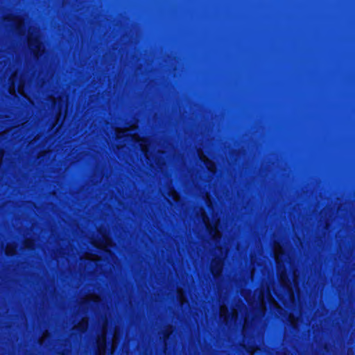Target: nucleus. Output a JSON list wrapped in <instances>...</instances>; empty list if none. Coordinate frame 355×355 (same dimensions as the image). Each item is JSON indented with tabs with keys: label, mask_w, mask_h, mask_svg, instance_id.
<instances>
[{
	"label": "nucleus",
	"mask_w": 355,
	"mask_h": 355,
	"mask_svg": "<svg viewBox=\"0 0 355 355\" xmlns=\"http://www.w3.org/2000/svg\"><path fill=\"white\" fill-rule=\"evenodd\" d=\"M274 256L277 263V272L279 277L284 294L277 293L273 288L274 293L285 306L291 307L295 303L294 292L284 265V257L285 254L282 247L279 243H275L274 245Z\"/></svg>",
	"instance_id": "nucleus-1"
},
{
	"label": "nucleus",
	"mask_w": 355,
	"mask_h": 355,
	"mask_svg": "<svg viewBox=\"0 0 355 355\" xmlns=\"http://www.w3.org/2000/svg\"><path fill=\"white\" fill-rule=\"evenodd\" d=\"M242 295L257 316L264 315L266 302L279 308L277 302L271 294L270 285L268 283L263 284L259 290L255 291L252 296L245 290L242 291Z\"/></svg>",
	"instance_id": "nucleus-2"
},
{
	"label": "nucleus",
	"mask_w": 355,
	"mask_h": 355,
	"mask_svg": "<svg viewBox=\"0 0 355 355\" xmlns=\"http://www.w3.org/2000/svg\"><path fill=\"white\" fill-rule=\"evenodd\" d=\"M28 42L30 49L36 57H39L44 51L42 44L40 40V33L37 28H31L28 31Z\"/></svg>",
	"instance_id": "nucleus-3"
},
{
	"label": "nucleus",
	"mask_w": 355,
	"mask_h": 355,
	"mask_svg": "<svg viewBox=\"0 0 355 355\" xmlns=\"http://www.w3.org/2000/svg\"><path fill=\"white\" fill-rule=\"evenodd\" d=\"M200 218L210 236L213 240L216 242L217 240L221 236V234L218 230V225L220 223L219 220L217 219L215 220L213 223H211L209 218L206 215L205 211L202 209H200Z\"/></svg>",
	"instance_id": "nucleus-4"
},
{
	"label": "nucleus",
	"mask_w": 355,
	"mask_h": 355,
	"mask_svg": "<svg viewBox=\"0 0 355 355\" xmlns=\"http://www.w3.org/2000/svg\"><path fill=\"white\" fill-rule=\"evenodd\" d=\"M215 254H219V256L214 259L211 264V271L214 276L218 277L223 270V259L227 255V250L217 248L215 250Z\"/></svg>",
	"instance_id": "nucleus-5"
},
{
	"label": "nucleus",
	"mask_w": 355,
	"mask_h": 355,
	"mask_svg": "<svg viewBox=\"0 0 355 355\" xmlns=\"http://www.w3.org/2000/svg\"><path fill=\"white\" fill-rule=\"evenodd\" d=\"M17 73H15L10 78V87H9V92L10 94H15L16 88H17V91L19 94L25 96L24 94V80L20 78L18 82H17Z\"/></svg>",
	"instance_id": "nucleus-6"
},
{
	"label": "nucleus",
	"mask_w": 355,
	"mask_h": 355,
	"mask_svg": "<svg viewBox=\"0 0 355 355\" xmlns=\"http://www.w3.org/2000/svg\"><path fill=\"white\" fill-rule=\"evenodd\" d=\"M141 143L140 145H141V150L144 153L145 157H146V159L148 160V162H149V164L153 167H155V166L157 167H160L161 163H160L159 160H158L157 162L155 160V164L153 163V159H154V156L150 153L151 144H150L148 143V141L146 140H141Z\"/></svg>",
	"instance_id": "nucleus-7"
},
{
	"label": "nucleus",
	"mask_w": 355,
	"mask_h": 355,
	"mask_svg": "<svg viewBox=\"0 0 355 355\" xmlns=\"http://www.w3.org/2000/svg\"><path fill=\"white\" fill-rule=\"evenodd\" d=\"M106 333H107V324H104L102 328V333L98 336L96 344L98 355H105L106 351Z\"/></svg>",
	"instance_id": "nucleus-8"
},
{
	"label": "nucleus",
	"mask_w": 355,
	"mask_h": 355,
	"mask_svg": "<svg viewBox=\"0 0 355 355\" xmlns=\"http://www.w3.org/2000/svg\"><path fill=\"white\" fill-rule=\"evenodd\" d=\"M238 316V309H233L231 315H228V310L225 305H221L220 307V317L223 320L227 323L229 321L235 322Z\"/></svg>",
	"instance_id": "nucleus-9"
},
{
	"label": "nucleus",
	"mask_w": 355,
	"mask_h": 355,
	"mask_svg": "<svg viewBox=\"0 0 355 355\" xmlns=\"http://www.w3.org/2000/svg\"><path fill=\"white\" fill-rule=\"evenodd\" d=\"M198 155H199V157L200 159V160L202 162H203L206 166V167L207 168V169L212 172V173H214L215 171H216V166H215V164L210 161L204 154L200 150L199 151L198 153Z\"/></svg>",
	"instance_id": "nucleus-10"
},
{
	"label": "nucleus",
	"mask_w": 355,
	"mask_h": 355,
	"mask_svg": "<svg viewBox=\"0 0 355 355\" xmlns=\"http://www.w3.org/2000/svg\"><path fill=\"white\" fill-rule=\"evenodd\" d=\"M164 195L168 198V200H172L175 202H178L180 200V196L175 190L171 188H168L167 191H164Z\"/></svg>",
	"instance_id": "nucleus-11"
},
{
	"label": "nucleus",
	"mask_w": 355,
	"mask_h": 355,
	"mask_svg": "<svg viewBox=\"0 0 355 355\" xmlns=\"http://www.w3.org/2000/svg\"><path fill=\"white\" fill-rule=\"evenodd\" d=\"M135 127L134 125L131 126V128H124V129L116 128L115 134L118 139H120V138L123 137V136L128 137L129 134H128L127 132L131 130L135 129Z\"/></svg>",
	"instance_id": "nucleus-12"
},
{
	"label": "nucleus",
	"mask_w": 355,
	"mask_h": 355,
	"mask_svg": "<svg viewBox=\"0 0 355 355\" xmlns=\"http://www.w3.org/2000/svg\"><path fill=\"white\" fill-rule=\"evenodd\" d=\"M100 301V297L96 295H89L85 298L83 304H89L92 302H98Z\"/></svg>",
	"instance_id": "nucleus-13"
},
{
	"label": "nucleus",
	"mask_w": 355,
	"mask_h": 355,
	"mask_svg": "<svg viewBox=\"0 0 355 355\" xmlns=\"http://www.w3.org/2000/svg\"><path fill=\"white\" fill-rule=\"evenodd\" d=\"M88 326V320L87 318H84L76 326V329H79L81 331H84L87 329Z\"/></svg>",
	"instance_id": "nucleus-14"
},
{
	"label": "nucleus",
	"mask_w": 355,
	"mask_h": 355,
	"mask_svg": "<svg viewBox=\"0 0 355 355\" xmlns=\"http://www.w3.org/2000/svg\"><path fill=\"white\" fill-rule=\"evenodd\" d=\"M103 243H95L98 248H107L112 245L111 240L105 235H103Z\"/></svg>",
	"instance_id": "nucleus-15"
},
{
	"label": "nucleus",
	"mask_w": 355,
	"mask_h": 355,
	"mask_svg": "<svg viewBox=\"0 0 355 355\" xmlns=\"http://www.w3.org/2000/svg\"><path fill=\"white\" fill-rule=\"evenodd\" d=\"M119 342V331L116 329L114 331V334L112 338V354L114 353V351L115 350Z\"/></svg>",
	"instance_id": "nucleus-16"
},
{
	"label": "nucleus",
	"mask_w": 355,
	"mask_h": 355,
	"mask_svg": "<svg viewBox=\"0 0 355 355\" xmlns=\"http://www.w3.org/2000/svg\"><path fill=\"white\" fill-rule=\"evenodd\" d=\"M17 250V246L15 244H8L6 248V254L7 255H12L15 254Z\"/></svg>",
	"instance_id": "nucleus-17"
},
{
	"label": "nucleus",
	"mask_w": 355,
	"mask_h": 355,
	"mask_svg": "<svg viewBox=\"0 0 355 355\" xmlns=\"http://www.w3.org/2000/svg\"><path fill=\"white\" fill-rule=\"evenodd\" d=\"M178 298L180 302V303L183 305L184 303L187 302V299L184 296V291L182 288L178 289Z\"/></svg>",
	"instance_id": "nucleus-18"
},
{
	"label": "nucleus",
	"mask_w": 355,
	"mask_h": 355,
	"mask_svg": "<svg viewBox=\"0 0 355 355\" xmlns=\"http://www.w3.org/2000/svg\"><path fill=\"white\" fill-rule=\"evenodd\" d=\"M288 321L294 328H297L298 318H295L294 315L291 313L288 315Z\"/></svg>",
	"instance_id": "nucleus-19"
},
{
	"label": "nucleus",
	"mask_w": 355,
	"mask_h": 355,
	"mask_svg": "<svg viewBox=\"0 0 355 355\" xmlns=\"http://www.w3.org/2000/svg\"><path fill=\"white\" fill-rule=\"evenodd\" d=\"M249 320H250V316L248 315L245 318L244 324H243V333L244 336H245V334L248 329Z\"/></svg>",
	"instance_id": "nucleus-20"
},
{
	"label": "nucleus",
	"mask_w": 355,
	"mask_h": 355,
	"mask_svg": "<svg viewBox=\"0 0 355 355\" xmlns=\"http://www.w3.org/2000/svg\"><path fill=\"white\" fill-rule=\"evenodd\" d=\"M293 283L294 287L298 290L297 275L296 270H293Z\"/></svg>",
	"instance_id": "nucleus-21"
},
{
	"label": "nucleus",
	"mask_w": 355,
	"mask_h": 355,
	"mask_svg": "<svg viewBox=\"0 0 355 355\" xmlns=\"http://www.w3.org/2000/svg\"><path fill=\"white\" fill-rule=\"evenodd\" d=\"M85 259L93 261H97L98 259L97 255L88 253L85 254Z\"/></svg>",
	"instance_id": "nucleus-22"
},
{
	"label": "nucleus",
	"mask_w": 355,
	"mask_h": 355,
	"mask_svg": "<svg viewBox=\"0 0 355 355\" xmlns=\"http://www.w3.org/2000/svg\"><path fill=\"white\" fill-rule=\"evenodd\" d=\"M33 243L32 241L27 239L25 241V246L28 248H31L33 247Z\"/></svg>",
	"instance_id": "nucleus-23"
},
{
	"label": "nucleus",
	"mask_w": 355,
	"mask_h": 355,
	"mask_svg": "<svg viewBox=\"0 0 355 355\" xmlns=\"http://www.w3.org/2000/svg\"><path fill=\"white\" fill-rule=\"evenodd\" d=\"M48 336H49V333L46 331V332L44 333L42 337L41 338V339L40 340V344H42L45 340V339L48 337Z\"/></svg>",
	"instance_id": "nucleus-24"
},
{
	"label": "nucleus",
	"mask_w": 355,
	"mask_h": 355,
	"mask_svg": "<svg viewBox=\"0 0 355 355\" xmlns=\"http://www.w3.org/2000/svg\"><path fill=\"white\" fill-rule=\"evenodd\" d=\"M286 262L287 263H289V264L291 265V266L292 269H293V266H292V261H291V259L290 257L288 258V261H287V260L286 261Z\"/></svg>",
	"instance_id": "nucleus-25"
},
{
	"label": "nucleus",
	"mask_w": 355,
	"mask_h": 355,
	"mask_svg": "<svg viewBox=\"0 0 355 355\" xmlns=\"http://www.w3.org/2000/svg\"><path fill=\"white\" fill-rule=\"evenodd\" d=\"M207 205H208V206H209V207H210V206H211V203L210 199L209 198V196H207Z\"/></svg>",
	"instance_id": "nucleus-26"
},
{
	"label": "nucleus",
	"mask_w": 355,
	"mask_h": 355,
	"mask_svg": "<svg viewBox=\"0 0 355 355\" xmlns=\"http://www.w3.org/2000/svg\"><path fill=\"white\" fill-rule=\"evenodd\" d=\"M132 137H133V139L134 140H136V141H140V139H139V137L137 135H132Z\"/></svg>",
	"instance_id": "nucleus-27"
},
{
	"label": "nucleus",
	"mask_w": 355,
	"mask_h": 355,
	"mask_svg": "<svg viewBox=\"0 0 355 355\" xmlns=\"http://www.w3.org/2000/svg\"><path fill=\"white\" fill-rule=\"evenodd\" d=\"M51 101H52V103H53V105H55L56 101H55V98H52Z\"/></svg>",
	"instance_id": "nucleus-28"
},
{
	"label": "nucleus",
	"mask_w": 355,
	"mask_h": 355,
	"mask_svg": "<svg viewBox=\"0 0 355 355\" xmlns=\"http://www.w3.org/2000/svg\"><path fill=\"white\" fill-rule=\"evenodd\" d=\"M254 270H255V269H254V268H253L252 270V276H253V275L254 273Z\"/></svg>",
	"instance_id": "nucleus-29"
},
{
	"label": "nucleus",
	"mask_w": 355,
	"mask_h": 355,
	"mask_svg": "<svg viewBox=\"0 0 355 355\" xmlns=\"http://www.w3.org/2000/svg\"><path fill=\"white\" fill-rule=\"evenodd\" d=\"M252 264H254V260L253 258H252Z\"/></svg>",
	"instance_id": "nucleus-30"
}]
</instances>
